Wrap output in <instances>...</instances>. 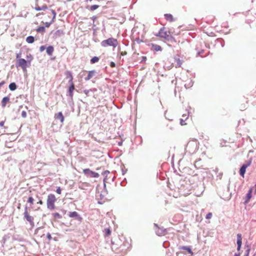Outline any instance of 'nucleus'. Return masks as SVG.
<instances>
[{
  "mask_svg": "<svg viewBox=\"0 0 256 256\" xmlns=\"http://www.w3.org/2000/svg\"><path fill=\"white\" fill-rule=\"evenodd\" d=\"M35 10L37 11H40V10H41V7H40V6L36 7Z\"/></svg>",
  "mask_w": 256,
  "mask_h": 256,
  "instance_id": "c03bdc74",
  "label": "nucleus"
},
{
  "mask_svg": "<svg viewBox=\"0 0 256 256\" xmlns=\"http://www.w3.org/2000/svg\"><path fill=\"white\" fill-rule=\"evenodd\" d=\"M27 114L26 111H22V118H25L26 117Z\"/></svg>",
  "mask_w": 256,
  "mask_h": 256,
  "instance_id": "f704fd0d",
  "label": "nucleus"
},
{
  "mask_svg": "<svg viewBox=\"0 0 256 256\" xmlns=\"http://www.w3.org/2000/svg\"><path fill=\"white\" fill-rule=\"evenodd\" d=\"M4 121H2L0 122V126H4Z\"/></svg>",
  "mask_w": 256,
  "mask_h": 256,
  "instance_id": "de8ad7c7",
  "label": "nucleus"
},
{
  "mask_svg": "<svg viewBox=\"0 0 256 256\" xmlns=\"http://www.w3.org/2000/svg\"><path fill=\"white\" fill-rule=\"evenodd\" d=\"M122 144V142H118V145H120H120H121V144Z\"/></svg>",
  "mask_w": 256,
  "mask_h": 256,
  "instance_id": "4d7b16f0",
  "label": "nucleus"
},
{
  "mask_svg": "<svg viewBox=\"0 0 256 256\" xmlns=\"http://www.w3.org/2000/svg\"><path fill=\"white\" fill-rule=\"evenodd\" d=\"M126 54V52H122V55H125V54Z\"/></svg>",
  "mask_w": 256,
  "mask_h": 256,
  "instance_id": "864d4df0",
  "label": "nucleus"
},
{
  "mask_svg": "<svg viewBox=\"0 0 256 256\" xmlns=\"http://www.w3.org/2000/svg\"><path fill=\"white\" fill-rule=\"evenodd\" d=\"M52 215L56 218L60 219L62 218V216L58 212H54L52 214Z\"/></svg>",
  "mask_w": 256,
  "mask_h": 256,
  "instance_id": "cd10ccee",
  "label": "nucleus"
},
{
  "mask_svg": "<svg viewBox=\"0 0 256 256\" xmlns=\"http://www.w3.org/2000/svg\"><path fill=\"white\" fill-rule=\"evenodd\" d=\"M9 88L10 90H14L16 88V85L14 82L10 83L9 85Z\"/></svg>",
  "mask_w": 256,
  "mask_h": 256,
  "instance_id": "393cba45",
  "label": "nucleus"
},
{
  "mask_svg": "<svg viewBox=\"0 0 256 256\" xmlns=\"http://www.w3.org/2000/svg\"><path fill=\"white\" fill-rule=\"evenodd\" d=\"M110 174V172L108 170H105L103 173L102 174L104 176H107L108 174Z\"/></svg>",
  "mask_w": 256,
  "mask_h": 256,
  "instance_id": "ea45409f",
  "label": "nucleus"
},
{
  "mask_svg": "<svg viewBox=\"0 0 256 256\" xmlns=\"http://www.w3.org/2000/svg\"><path fill=\"white\" fill-rule=\"evenodd\" d=\"M83 173L86 176L89 178H98L100 176L98 173L93 172L89 168L84 169Z\"/></svg>",
  "mask_w": 256,
  "mask_h": 256,
  "instance_id": "39448f33",
  "label": "nucleus"
},
{
  "mask_svg": "<svg viewBox=\"0 0 256 256\" xmlns=\"http://www.w3.org/2000/svg\"><path fill=\"white\" fill-rule=\"evenodd\" d=\"M146 56H142V59L141 60V62H144V61H146Z\"/></svg>",
  "mask_w": 256,
  "mask_h": 256,
  "instance_id": "37998d69",
  "label": "nucleus"
},
{
  "mask_svg": "<svg viewBox=\"0 0 256 256\" xmlns=\"http://www.w3.org/2000/svg\"><path fill=\"white\" fill-rule=\"evenodd\" d=\"M175 61L176 62V68H180L181 66L182 62L179 58H175Z\"/></svg>",
  "mask_w": 256,
  "mask_h": 256,
  "instance_id": "4be33fe9",
  "label": "nucleus"
},
{
  "mask_svg": "<svg viewBox=\"0 0 256 256\" xmlns=\"http://www.w3.org/2000/svg\"><path fill=\"white\" fill-rule=\"evenodd\" d=\"M164 18L169 22H172L174 21L173 16L171 14H166L164 15Z\"/></svg>",
  "mask_w": 256,
  "mask_h": 256,
  "instance_id": "f3484780",
  "label": "nucleus"
},
{
  "mask_svg": "<svg viewBox=\"0 0 256 256\" xmlns=\"http://www.w3.org/2000/svg\"><path fill=\"white\" fill-rule=\"evenodd\" d=\"M61 191L62 190H61L60 188V187H58L57 188H56V192L58 194H61Z\"/></svg>",
  "mask_w": 256,
  "mask_h": 256,
  "instance_id": "e433bc0d",
  "label": "nucleus"
},
{
  "mask_svg": "<svg viewBox=\"0 0 256 256\" xmlns=\"http://www.w3.org/2000/svg\"><path fill=\"white\" fill-rule=\"evenodd\" d=\"M154 226L156 227L155 229L156 233L158 236H162L166 234V230L163 227H158V224H154Z\"/></svg>",
  "mask_w": 256,
  "mask_h": 256,
  "instance_id": "1a4fd4ad",
  "label": "nucleus"
},
{
  "mask_svg": "<svg viewBox=\"0 0 256 256\" xmlns=\"http://www.w3.org/2000/svg\"><path fill=\"white\" fill-rule=\"evenodd\" d=\"M30 65V61H26L24 58H18L17 60L16 66L20 67L24 72L26 70V68Z\"/></svg>",
  "mask_w": 256,
  "mask_h": 256,
  "instance_id": "7ed1b4c3",
  "label": "nucleus"
},
{
  "mask_svg": "<svg viewBox=\"0 0 256 256\" xmlns=\"http://www.w3.org/2000/svg\"><path fill=\"white\" fill-rule=\"evenodd\" d=\"M62 211L63 212V213L64 214H65L66 213V210H62Z\"/></svg>",
  "mask_w": 256,
  "mask_h": 256,
  "instance_id": "603ef678",
  "label": "nucleus"
},
{
  "mask_svg": "<svg viewBox=\"0 0 256 256\" xmlns=\"http://www.w3.org/2000/svg\"><path fill=\"white\" fill-rule=\"evenodd\" d=\"M100 6L99 5H98V4H94V5H92V6H87L86 7V8L91 11H94V10H96V9H97Z\"/></svg>",
  "mask_w": 256,
  "mask_h": 256,
  "instance_id": "aec40b11",
  "label": "nucleus"
},
{
  "mask_svg": "<svg viewBox=\"0 0 256 256\" xmlns=\"http://www.w3.org/2000/svg\"><path fill=\"white\" fill-rule=\"evenodd\" d=\"M34 38L33 36H28L26 38V42L29 44H32L34 42Z\"/></svg>",
  "mask_w": 256,
  "mask_h": 256,
  "instance_id": "5701e85b",
  "label": "nucleus"
},
{
  "mask_svg": "<svg viewBox=\"0 0 256 256\" xmlns=\"http://www.w3.org/2000/svg\"><path fill=\"white\" fill-rule=\"evenodd\" d=\"M96 74V72L95 70H90L88 72V74L86 77L84 78V80L86 81L89 80L90 78H92L94 76H95Z\"/></svg>",
  "mask_w": 256,
  "mask_h": 256,
  "instance_id": "ddd939ff",
  "label": "nucleus"
},
{
  "mask_svg": "<svg viewBox=\"0 0 256 256\" xmlns=\"http://www.w3.org/2000/svg\"><path fill=\"white\" fill-rule=\"evenodd\" d=\"M236 236H237L236 243L238 244L237 250L240 251V250L241 246H242V234H238L236 235Z\"/></svg>",
  "mask_w": 256,
  "mask_h": 256,
  "instance_id": "9b49d317",
  "label": "nucleus"
},
{
  "mask_svg": "<svg viewBox=\"0 0 256 256\" xmlns=\"http://www.w3.org/2000/svg\"><path fill=\"white\" fill-rule=\"evenodd\" d=\"M54 118L56 120H59L61 123H63L64 121V116L62 112H58L55 114Z\"/></svg>",
  "mask_w": 256,
  "mask_h": 256,
  "instance_id": "4468645a",
  "label": "nucleus"
},
{
  "mask_svg": "<svg viewBox=\"0 0 256 256\" xmlns=\"http://www.w3.org/2000/svg\"><path fill=\"white\" fill-rule=\"evenodd\" d=\"M192 86V83L190 82V84H185L184 86L185 87L188 88H190V87H191Z\"/></svg>",
  "mask_w": 256,
  "mask_h": 256,
  "instance_id": "72a5a7b5",
  "label": "nucleus"
},
{
  "mask_svg": "<svg viewBox=\"0 0 256 256\" xmlns=\"http://www.w3.org/2000/svg\"><path fill=\"white\" fill-rule=\"evenodd\" d=\"M34 200L32 197H29L28 200V202H30L32 204H34Z\"/></svg>",
  "mask_w": 256,
  "mask_h": 256,
  "instance_id": "c756f323",
  "label": "nucleus"
},
{
  "mask_svg": "<svg viewBox=\"0 0 256 256\" xmlns=\"http://www.w3.org/2000/svg\"><path fill=\"white\" fill-rule=\"evenodd\" d=\"M92 91V90H85L83 92L87 96H88L89 92Z\"/></svg>",
  "mask_w": 256,
  "mask_h": 256,
  "instance_id": "473e14b6",
  "label": "nucleus"
},
{
  "mask_svg": "<svg viewBox=\"0 0 256 256\" xmlns=\"http://www.w3.org/2000/svg\"><path fill=\"white\" fill-rule=\"evenodd\" d=\"M19 58V54H18L17 56H16V58Z\"/></svg>",
  "mask_w": 256,
  "mask_h": 256,
  "instance_id": "6e6d98bb",
  "label": "nucleus"
},
{
  "mask_svg": "<svg viewBox=\"0 0 256 256\" xmlns=\"http://www.w3.org/2000/svg\"><path fill=\"white\" fill-rule=\"evenodd\" d=\"M255 186H256V189H255V190H254V192H255V194H256V184Z\"/></svg>",
  "mask_w": 256,
  "mask_h": 256,
  "instance_id": "13d9d810",
  "label": "nucleus"
},
{
  "mask_svg": "<svg viewBox=\"0 0 256 256\" xmlns=\"http://www.w3.org/2000/svg\"><path fill=\"white\" fill-rule=\"evenodd\" d=\"M38 203L40 204H43V202L42 200H40Z\"/></svg>",
  "mask_w": 256,
  "mask_h": 256,
  "instance_id": "09e8293b",
  "label": "nucleus"
},
{
  "mask_svg": "<svg viewBox=\"0 0 256 256\" xmlns=\"http://www.w3.org/2000/svg\"><path fill=\"white\" fill-rule=\"evenodd\" d=\"M160 38H164L166 40H168L170 38V32L165 30L164 28H160L158 34L156 35Z\"/></svg>",
  "mask_w": 256,
  "mask_h": 256,
  "instance_id": "6e6552de",
  "label": "nucleus"
},
{
  "mask_svg": "<svg viewBox=\"0 0 256 256\" xmlns=\"http://www.w3.org/2000/svg\"><path fill=\"white\" fill-rule=\"evenodd\" d=\"M48 9V7L46 6H43L41 7V10H44Z\"/></svg>",
  "mask_w": 256,
  "mask_h": 256,
  "instance_id": "a19ab883",
  "label": "nucleus"
},
{
  "mask_svg": "<svg viewBox=\"0 0 256 256\" xmlns=\"http://www.w3.org/2000/svg\"><path fill=\"white\" fill-rule=\"evenodd\" d=\"M110 66H111V67L113 68V67H114V66H115L116 64H115V63H114V62H110Z\"/></svg>",
  "mask_w": 256,
  "mask_h": 256,
  "instance_id": "49530a36",
  "label": "nucleus"
},
{
  "mask_svg": "<svg viewBox=\"0 0 256 256\" xmlns=\"http://www.w3.org/2000/svg\"><path fill=\"white\" fill-rule=\"evenodd\" d=\"M24 216L26 220L28 222L31 226H34V218L30 216L28 212V207L26 206L24 208Z\"/></svg>",
  "mask_w": 256,
  "mask_h": 256,
  "instance_id": "0eeeda50",
  "label": "nucleus"
},
{
  "mask_svg": "<svg viewBox=\"0 0 256 256\" xmlns=\"http://www.w3.org/2000/svg\"><path fill=\"white\" fill-rule=\"evenodd\" d=\"M252 162V158H250L248 160L246 161L245 164H242V167L240 168V174L242 176H244V174L246 172V168L250 166Z\"/></svg>",
  "mask_w": 256,
  "mask_h": 256,
  "instance_id": "423d86ee",
  "label": "nucleus"
},
{
  "mask_svg": "<svg viewBox=\"0 0 256 256\" xmlns=\"http://www.w3.org/2000/svg\"><path fill=\"white\" fill-rule=\"evenodd\" d=\"M212 216V214L211 212H208L206 215V219H210L211 218Z\"/></svg>",
  "mask_w": 256,
  "mask_h": 256,
  "instance_id": "2f4dec72",
  "label": "nucleus"
},
{
  "mask_svg": "<svg viewBox=\"0 0 256 256\" xmlns=\"http://www.w3.org/2000/svg\"><path fill=\"white\" fill-rule=\"evenodd\" d=\"M46 48V46H42L40 48V52H43L45 49Z\"/></svg>",
  "mask_w": 256,
  "mask_h": 256,
  "instance_id": "c9c22d12",
  "label": "nucleus"
},
{
  "mask_svg": "<svg viewBox=\"0 0 256 256\" xmlns=\"http://www.w3.org/2000/svg\"><path fill=\"white\" fill-rule=\"evenodd\" d=\"M51 12L53 15V17H52V20L50 22H45V24H44L46 28H48L50 26V24H52L54 22V20L56 19V12H55L54 10H51Z\"/></svg>",
  "mask_w": 256,
  "mask_h": 256,
  "instance_id": "f8f14e48",
  "label": "nucleus"
},
{
  "mask_svg": "<svg viewBox=\"0 0 256 256\" xmlns=\"http://www.w3.org/2000/svg\"><path fill=\"white\" fill-rule=\"evenodd\" d=\"M68 216L70 218H74L75 219H76L80 222L82 220V217L78 214L76 212H70L68 214Z\"/></svg>",
  "mask_w": 256,
  "mask_h": 256,
  "instance_id": "9d476101",
  "label": "nucleus"
},
{
  "mask_svg": "<svg viewBox=\"0 0 256 256\" xmlns=\"http://www.w3.org/2000/svg\"><path fill=\"white\" fill-rule=\"evenodd\" d=\"M256 256V254H254V256Z\"/></svg>",
  "mask_w": 256,
  "mask_h": 256,
  "instance_id": "bf43d9fd",
  "label": "nucleus"
},
{
  "mask_svg": "<svg viewBox=\"0 0 256 256\" xmlns=\"http://www.w3.org/2000/svg\"><path fill=\"white\" fill-rule=\"evenodd\" d=\"M47 238L49 240H51L52 239V237L51 236V234L50 233H48L46 234Z\"/></svg>",
  "mask_w": 256,
  "mask_h": 256,
  "instance_id": "58836bf2",
  "label": "nucleus"
},
{
  "mask_svg": "<svg viewBox=\"0 0 256 256\" xmlns=\"http://www.w3.org/2000/svg\"><path fill=\"white\" fill-rule=\"evenodd\" d=\"M195 146V150L197 149L198 148V144L196 142H189L188 144V147L190 146Z\"/></svg>",
  "mask_w": 256,
  "mask_h": 256,
  "instance_id": "a878e982",
  "label": "nucleus"
},
{
  "mask_svg": "<svg viewBox=\"0 0 256 256\" xmlns=\"http://www.w3.org/2000/svg\"><path fill=\"white\" fill-rule=\"evenodd\" d=\"M203 52H204V50H202L201 51H200V52H198V56H202V55H201V54H202Z\"/></svg>",
  "mask_w": 256,
  "mask_h": 256,
  "instance_id": "a18cd8bd",
  "label": "nucleus"
},
{
  "mask_svg": "<svg viewBox=\"0 0 256 256\" xmlns=\"http://www.w3.org/2000/svg\"><path fill=\"white\" fill-rule=\"evenodd\" d=\"M180 123L181 125H185L186 123L184 122V120L183 118H181L180 120Z\"/></svg>",
  "mask_w": 256,
  "mask_h": 256,
  "instance_id": "4c0bfd02",
  "label": "nucleus"
},
{
  "mask_svg": "<svg viewBox=\"0 0 256 256\" xmlns=\"http://www.w3.org/2000/svg\"><path fill=\"white\" fill-rule=\"evenodd\" d=\"M56 198L54 194H50L48 196L46 200L47 208L48 209L52 210L55 208L54 203L56 202Z\"/></svg>",
  "mask_w": 256,
  "mask_h": 256,
  "instance_id": "f257e3e1",
  "label": "nucleus"
},
{
  "mask_svg": "<svg viewBox=\"0 0 256 256\" xmlns=\"http://www.w3.org/2000/svg\"><path fill=\"white\" fill-rule=\"evenodd\" d=\"M67 74L70 76V80H69L68 82L70 84V86L68 88V90L67 92V96H70L71 98H72L73 96V92L74 90V85L73 83L72 80L73 78L72 74V72L70 71H67Z\"/></svg>",
  "mask_w": 256,
  "mask_h": 256,
  "instance_id": "20e7f679",
  "label": "nucleus"
},
{
  "mask_svg": "<svg viewBox=\"0 0 256 256\" xmlns=\"http://www.w3.org/2000/svg\"><path fill=\"white\" fill-rule=\"evenodd\" d=\"M10 98L8 96L4 97L2 100V106L4 108L6 106V104L10 101Z\"/></svg>",
  "mask_w": 256,
  "mask_h": 256,
  "instance_id": "dca6fc26",
  "label": "nucleus"
},
{
  "mask_svg": "<svg viewBox=\"0 0 256 256\" xmlns=\"http://www.w3.org/2000/svg\"><path fill=\"white\" fill-rule=\"evenodd\" d=\"M105 232H106V236H108L110 234V230L109 228H106L105 229Z\"/></svg>",
  "mask_w": 256,
  "mask_h": 256,
  "instance_id": "7c9ffc66",
  "label": "nucleus"
},
{
  "mask_svg": "<svg viewBox=\"0 0 256 256\" xmlns=\"http://www.w3.org/2000/svg\"><path fill=\"white\" fill-rule=\"evenodd\" d=\"M179 248L180 250H187L189 254H191L192 255L193 254V252L190 247H188L186 246H180Z\"/></svg>",
  "mask_w": 256,
  "mask_h": 256,
  "instance_id": "6ab92c4d",
  "label": "nucleus"
},
{
  "mask_svg": "<svg viewBox=\"0 0 256 256\" xmlns=\"http://www.w3.org/2000/svg\"><path fill=\"white\" fill-rule=\"evenodd\" d=\"M99 60V58L97 56H94L90 60L91 64H94Z\"/></svg>",
  "mask_w": 256,
  "mask_h": 256,
  "instance_id": "bb28decb",
  "label": "nucleus"
},
{
  "mask_svg": "<svg viewBox=\"0 0 256 256\" xmlns=\"http://www.w3.org/2000/svg\"><path fill=\"white\" fill-rule=\"evenodd\" d=\"M182 118H183L184 120H184H186L188 118V115H187V114H184L182 115Z\"/></svg>",
  "mask_w": 256,
  "mask_h": 256,
  "instance_id": "79ce46f5",
  "label": "nucleus"
},
{
  "mask_svg": "<svg viewBox=\"0 0 256 256\" xmlns=\"http://www.w3.org/2000/svg\"><path fill=\"white\" fill-rule=\"evenodd\" d=\"M54 47L52 46H48L46 48V53L49 56H51L52 54L54 52Z\"/></svg>",
  "mask_w": 256,
  "mask_h": 256,
  "instance_id": "a211bd4d",
  "label": "nucleus"
},
{
  "mask_svg": "<svg viewBox=\"0 0 256 256\" xmlns=\"http://www.w3.org/2000/svg\"><path fill=\"white\" fill-rule=\"evenodd\" d=\"M252 188H250L248 190V194H246V198H245V200H244V203L245 204H248L250 200L252 198Z\"/></svg>",
  "mask_w": 256,
  "mask_h": 256,
  "instance_id": "2eb2a0df",
  "label": "nucleus"
},
{
  "mask_svg": "<svg viewBox=\"0 0 256 256\" xmlns=\"http://www.w3.org/2000/svg\"><path fill=\"white\" fill-rule=\"evenodd\" d=\"M118 40L112 38H109L107 40H104L101 42L102 46L106 47L108 46H112L116 48L118 45Z\"/></svg>",
  "mask_w": 256,
  "mask_h": 256,
  "instance_id": "f03ea898",
  "label": "nucleus"
},
{
  "mask_svg": "<svg viewBox=\"0 0 256 256\" xmlns=\"http://www.w3.org/2000/svg\"><path fill=\"white\" fill-rule=\"evenodd\" d=\"M92 0H85V1H86V2H88V1L91 2V1H92Z\"/></svg>",
  "mask_w": 256,
  "mask_h": 256,
  "instance_id": "5fc2aeb1",
  "label": "nucleus"
},
{
  "mask_svg": "<svg viewBox=\"0 0 256 256\" xmlns=\"http://www.w3.org/2000/svg\"><path fill=\"white\" fill-rule=\"evenodd\" d=\"M234 256H240V253H238V254L236 253L234 254Z\"/></svg>",
  "mask_w": 256,
  "mask_h": 256,
  "instance_id": "8fccbe9b",
  "label": "nucleus"
},
{
  "mask_svg": "<svg viewBox=\"0 0 256 256\" xmlns=\"http://www.w3.org/2000/svg\"><path fill=\"white\" fill-rule=\"evenodd\" d=\"M37 32H45V28L44 26H40L37 29Z\"/></svg>",
  "mask_w": 256,
  "mask_h": 256,
  "instance_id": "c85d7f7f",
  "label": "nucleus"
},
{
  "mask_svg": "<svg viewBox=\"0 0 256 256\" xmlns=\"http://www.w3.org/2000/svg\"><path fill=\"white\" fill-rule=\"evenodd\" d=\"M245 247H246L247 249L246 250V252L244 256H249L250 252V247L248 244H245Z\"/></svg>",
  "mask_w": 256,
  "mask_h": 256,
  "instance_id": "b1692460",
  "label": "nucleus"
},
{
  "mask_svg": "<svg viewBox=\"0 0 256 256\" xmlns=\"http://www.w3.org/2000/svg\"><path fill=\"white\" fill-rule=\"evenodd\" d=\"M66 74L67 76V77L68 78L70 79V76L67 74V72H66Z\"/></svg>",
  "mask_w": 256,
  "mask_h": 256,
  "instance_id": "3c124183",
  "label": "nucleus"
},
{
  "mask_svg": "<svg viewBox=\"0 0 256 256\" xmlns=\"http://www.w3.org/2000/svg\"><path fill=\"white\" fill-rule=\"evenodd\" d=\"M152 48L154 50H155L156 52L161 51L162 50V47L156 44H152Z\"/></svg>",
  "mask_w": 256,
  "mask_h": 256,
  "instance_id": "412c9836",
  "label": "nucleus"
}]
</instances>
